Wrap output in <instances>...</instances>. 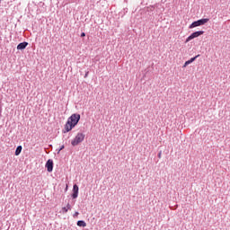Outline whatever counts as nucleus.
<instances>
[{"label": "nucleus", "mask_w": 230, "mask_h": 230, "mask_svg": "<svg viewBox=\"0 0 230 230\" xmlns=\"http://www.w3.org/2000/svg\"><path fill=\"white\" fill-rule=\"evenodd\" d=\"M78 121H80V114L78 113H74L72 114L66 125H65V132H71V130H73V128H75V127H76V125H78Z\"/></svg>", "instance_id": "1"}, {"label": "nucleus", "mask_w": 230, "mask_h": 230, "mask_svg": "<svg viewBox=\"0 0 230 230\" xmlns=\"http://www.w3.org/2000/svg\"><path fill=\"white\" fill-rule=\"evenodd\" d=\"M85 139V135L84 133H77V135L75 137V138L71 141L72 146H78L80 143H83V141Z\"/></svg>", "instance_id": "2"}, {"label": "nucleus", "mask_w": 230, "mask_h": 230, "mask_svg": "<svg viewBox=\"0 0 230 230\" xmlns=\"http://www.w3.org/2000/svg\"><path fill=\"white\" fill-rule=\"evenodd\" d=\"M209 22V19L208 18H204V19H200L198 20L196 22H193L190 26V30H193V28H197L198 26H204V24Z\"/></svg>", "instance_id": "3"}, {"label": "nucleus", "mask_w": 230, "mask_h": 230, "mask_svg": "<svg viewBox=\"0 0 230 230\" xmlns=\"http://www.w3.org/2000/svg\"><path fill=\"white\" fill-rule=\"evenodd\" d=\"M200 35H204V31H199L193 32L191 35H190L185 42H190V40H193V39H197V37H200Z\"/></svg>", "instance_id": "4"}, {"label": "nucleus", "mask_w": 230, "mask_h": 230, "mask_svg": "<svg viewBox=\"0 0 230 230\" xmlns=\"http://www.w3.org/2000/svg\"><path fill=\"white\" fill-rule=\"evenodd\" d=\"M78 191H79L78 185L75 184L73 186V194H72L73 199H78Z\"/></svg>", "instance_id": "5"}, {"label": "nucleus", "mask_w": 230, "mask_h": 230, "mask_svg": "<svg viewBox=\"0 0 230 230\" xmlns=\"http://www.w3.org/2000/svg\"><path fill=\"white\" fill-rule=\"evenodd\" d=\"M46 168L48 172H53V160L49 159L46 163Z\"/></svg>", "instance_id": "6"}, {"label": "nucleus", "mask_w": 230, "mask_h": 230, "mask_svg": "<svg viewBox=\"0 0 230 230\" xmlns=\"http://www.w3.org/2000/svg\"><path fill=\"white\" fill-rule=\"evenodd\" d=\"M27 46H28V42L23 41V42L18 44L17 49H26Z\"/></svg>", "instance_id": "7"}, {"label": "nucleus", "mask_w": 230, "mask_h": 230, "mask_svg": "<svg viewBox=\"0 0 230 230\" xmlns=\"http://www.w3.org/2000/svg\"><path fill=\"white\" fill-rule=\"evenodd\" d=\"M198 57H199V56H196V57H194V58H191L190 60L186 61V62L184 63L183 67H186L187 66H190V64H192V62H195V60H197Z\"/></svg>", "instance_id": "8"}, {"label": "nucleus", "mask_w": 230, "mask_h": 230, "mask_svg": "<svg viewBox=\"0 0 230 230\" xmlns=\"http://www.w3.org/2000/svg\"><path fill=\"white\" fill-rule=\"evenodd\" d=\"M21 152H22V146H18L16 150H15V155H19L21 154Z\"/></svg>", "instance_id": "9"}, {"label": "nucleus", "mask_w": 230, "mask_h": 230, "mask_svg": "<svg viewBox=\"0 0 230 230\" xmlns=\"http://www.w3.org/2000/svg\"><path fill=\"white\" fill-rule=\"evenodd\" d=\"M77 226L79 227H85L87 226V224L85 223V221L80 220V221L77 222Z\"/></svg>", "instance_id": "10"}, {"label": "nucleus", "mask_w": 230, "mask_h": 230, "mask_svg": "<svg viewBox=\"0 0 230 230\" xmlns=\"http://www.w3.org/2000/svg\"><path fill=\"white\" fill-rule=\"evenodd\" d=\"M68 211H69L68 208H66V207H63V208H61V213H62L63 215H66V213H67Z\"/></svg>", "instance_id": "11"}, {"label": "nucleus", "mask_w": 230, "mask_h": 230, "mask_svg": "<svg viewBox=\"0 0 230 230\" xmlns=\"http://www.w3.org/2000/svg\"><path fill=\"white\" fill-rule=\"evenodd\" d=\"M66 208H68V211H71V204L67 203Z\"/></svg>", "instance_id": "12"}, {"label": "nucleus", "mask_w": 230, "mask_h": 230, "mask_svg": "<svg viewBox=\"0 0 230 230\" xmlns=\"http://www.w3.org/2000/svg\"><path fill=\"white\" fill-rule=\"evenodd\" d=\"M64 148H66V146H65L64 145L61 146L60 148H59V150H58V152H61V150H64Z\"/></svg>", "instance_id": "13"}, {"label": "nucleus", "mask_w": 230, "mask_h": 230, "mask_svg": "<svg viewBox=\"0 0 230 230\" xmlns=\"http://www.w3.org/2000/svg\"><path fill=\"white\" fill-rule=\"evenodd\" d=\"M78 215H80V213L75 212V213L74 214V218H76V217H78Z\"/></svg>", "instance_id": "14"}, {"label": "nucleus", "mask_w": 230, "mask_h": 230, "mask_svg": "<svg viewBox=\"0 0 230 230\" xmlns=\"http://www.w3.org/2000/svg\"><path fill=\"white\" fill-rule=\"evenodd\" d=\"M81 37H85V32H82Z\"/></svg>", "instance_id": "15"}, {"label": "nucleus", "mask_w": 230, "mask_h": 230, "mask_svg": "<svg viewBox=\"0 0 230 230\" xmlns=\"http://www.w3.org/2000/svg\"><path fill=\"white\" fill-rule=\"evenodd\" d=\"M88 73L85 74V77H87Z\"/></svg>", "instance_id": "16"}]
</instances>
